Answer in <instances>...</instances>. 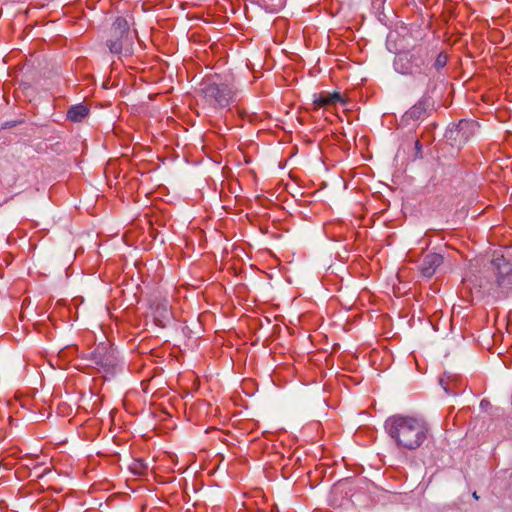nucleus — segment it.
<instances>
[{
	"label": "nucleus",
	"instance_id": "obj_5",
	"mask_svg": "<svg viewBox=\"0 0 512 512\" xmlns=\"http://www.w3.org/2000/svg\"><path fill=\"white\" fill-rule=\"evenodd\" d=\"M350 491V482L347 480L337 482L329 493V505L335 509L349 505L348 495Z\"/></svg>",
	"mask_w": 512,
	"mask_h": 512
},
{
	"label": "nucleus",
	"instance_id": "obj_13",
	"mask_svg": "<svg viewBox=\"0 0 512 512\" xmlns=\"http://www.w3.org/2000/svg\"><path fill=\"white\" fill-rule=\"evenodd\" d=\"M326 443L322 444V461L328 457H334L335 446L332 441L325 440Z\"/></svg>",
	"mask_w": 512,
	"mask_h": 512
},
{
	"label": "nucleus",
	"instance_id": "obj_22",
	"mask_svg": "<svg viewBox=\"0 0 512 512\" xmlns=\"http://www.w3.org/2000/svg\"><path fill=\"white\" fill-rule=\"evenodd\" d=\"M327 428H328V429H331V428H332L329 422H327Z\"/></svg>",
	"mask_w": 512,
	"mask_h": 512
},
{
	"label": "nucleus",
	"instance_id": "obj_11",
	"mask_svg": "<svg viewBox=\"0 0 512 512\" xmlns=\"http://www.w3.org/2000/svg\"><path fill=\"white\" fill-rule=\"evenodd\" d=\"M322 108L328 106H336L337 104L344 105L345 101L339 92L323 93L322 92Z\"/></svg>",
	"mask_w": 512,
	"mask_h": 512
},
{
	"label": "nucleus",
	"instance_id": "obj_12",
	"mask_svg": "<svg viewBox=\"0 0 512 512\" xmlns=\"http://www.w3.org/2000/svg\"><path fill=\"white\" fill-rule=\"evenodd\" d=\"M332 130H329L324 136H322V164L326 165V160H329L330 155H334L336 152H339L336 148L332 146L329 140H325L328 137V134H332Z\"/></svg>",
	"mask_w": 512,
	"mask_h": 512
},
{
	"label": "nucleus",
	"instance_id": "obj_1",
	"mask_svg": "<svg viewBox=\"0 0 512 512\" xmlns=\"http://www.w3.org/2000/svg\"><path fill=\"white\" fill-rule=\"evenodd\" d=\"M385 431L396 445L407 450H416L430 435L428 423L421 417L396 414L386 419Z\"/></svg>",
	"mask_w": 512,
	"mask_h": 512
},
{
	"label": "nucleus",
	"instance_id": "obj_16",
	"mask_svg": "<svg viewBox=\"0 0 512 512\" xmlns=\"http://www.w3.org/2000/svg\"><path fill=\"white\" fill-rule=\"evenodd\" d=\"M400 72L403 73V74L413 73L412 70H408V69L407 70H400Z\"/></svg>",
	"mask_w": 512,
	"mask_h": 512
},
{
	"label": "nucleus",
	"instance_id": "obj_8",
	"mask_svg": "<svg viewBox=\"0 0 512 512\" xmlns=\"http://www.w3.org/2000/svg\"><path fill=\"white\" fill-rule=\"evenodd\" d=\"M429 103L426 98H421L414 104L402 117V121L409 124V121H418L424 119L427 113Z\"/></svg>",
	"mask_w": 512,
	"mask_h": 512
},
{
	"label": "nucleus",
	"instance_id": "obj_10",
	"mask_svg": "<svg viewBox=\"0 0 512 512\" xmlns=\"http://www.w3.org/2000/svg\"><path fill=\"white\" fill-rule=\"evenodd\" d=\"M89 113V109L82 105H74L72 106L67 113L68 119H70L73 122H81Z\"/></svg>",
	"mask_w": 512,
	"mask_h": 512
},
{
	"label": "nucleus",
	"instance_id": "obj_17",
	"mask_svg": "<svg viewBox=\"0 0 512 512\" xmlns=\"http://www.w3.org/2000/svg\"><path fill=\"white\" fill-rule=\"evenodd\" d=\"M314 104H315L316 106H320V98H319V99H315V100H314Z\"/></svg>",
	"mask_w": 512,
	"mask_h": 512
},
{
	"label": "nucleus",
	"instance_id": "obj_9",
	"mask_svg": "<svg viewBox=\"0 0 512 512\" xmlns=\"http://www.w3.org/2000/svg\"><path fill=\"white\" fill-rule=\"evenodd\" d=\"M443 263V256L437 253H431L425 256L422 264V274L431 277L437 267Z\"/></svg>",
	"mask_w": 512,
	"mask_h": 512
},
{
	"label": "nucleus",
	"instance_id": "obj_26",
	"mask_svg": "<svg viewBox=\"0 0 512 512\" xmlns=\"http://www.w3.org/2000/svg\"><path fill=\"white\" fill-rule=\"evenodd\" d=\"M321 433H322V435L324 434V429H323V428H322V430H321Z\"/></svg>",
	"mask_w": 512,
	"mask_h": 512
},
{
	"label": "nucleus",
	"instance_id": "obj_3",
	"mask_svg": "<svg viewBox=\"0 0 512 512\" xmlns=\"http://www.w3.org/2000/svg\"><path fill=\"white\" fill-rule=\"evenodd\" d=\"M134 39V33L130 31L128 21L123 17H117L112 24L110 37L107 40L109 50L114 54H120L124 50L129 52Z\"/></svg>",
	"mask_w": 512,
	"mask_h": 512
},
{
	"label": "nucleus",
	"instance_id": "obj_15",
	"mask_svg": "<svg viewBox=\"0 0 512 512\" xmlns=\"http://www.w3.org/2000/svg\"><path fill=\"white\" fill-rule=\"evenodd\" d=\"M329 391L327 390V388L325 387L323 389V395H322V401L325 402V404L329 407H335L336 404H337V400L336 399H333L331 396L329 397H326L325 394L328 393Z\"/></svg>",
	"mask_w": 512,
	"mask_h": 512
},
{
	"label": "nucleus",
	"instance_id": "obj_14",
	"mask_svg": "<svg viewBox=\"0 0 512 512\" xmlns=\"http://www.w3.org/2000/svg\"><path fill=\"white\" fill-rule=\"evenodd\" d=\"M447 63V56L443 53H440L434 63L436 69L443 68Z\"/></svg>",
	"mask_w": 512,
	"mask_h": 512
},
{
	"label": "nucleus",
	"instance_id": "obj_19",
	"mask_svg": "<svg viewBox=\"0 0 512 512\" xmlns=\"http://www.w3.org/2000/svg\"><path fill=\"white\" fill-rule=\"evenodd\" d=\"M473 497H474L476 500H478V499H479V496L477 495V493H476V492H474V493H473Z\"/></svg>",
	"mask_w": 512,
	"mask_h": 512
},
{
	"label": "nucleus",
	"instance_id": "obj_25",
	"mask_svg": "<svg viewBox=\"0 0 512 512\" xmlns=\"http://www.w3.org/2000/svg\"><path fill=\"white\" fill-rule=\"evenodd\" d=\"M322 465L329 466V465H330V463H323V462H322Z\"/></svg>",
	"mask_w": 512,
	"mask_h": 512
},
{
	"label": "nucleus",
	"instance_id": "obj_18",
	"mask_svg": "<svg viewBox=\"0 0 512 512\" xmlns=\"http://www.w3.org/2000/svg\"><path fill=\"white\" fill-rule=\"evenodd\" d=\"M440 383H441V385L444 387L445 391L447 392V391H448V389H447V387H445V386H444V381H443V379H441V380H440Z\"/></svg>",
	"mask_w": 512,
	"mask_h": 512
},
{
	"label": "nucleus",
	"instance_id": "obj_24",
	"mask_svg": "<svg viewBox=\"0 0 512 512\" xmlns=\"http://www.w3.org/2000/svg\"><path fill=\"white\" fill-rule=\"evenodd\" d=\"M321 131H322V132H324V131H325V128H324V125H323V124H322Z\"/></svg>",
	"mask_w": 512,
	"mask_h": 512
},
{
	"label": "nucleus",
	"instance_id": "obj_4",
	"mask_svg": "<svg viewBox=\"0 0 512 512\" xmlns=\"http://www.w3.org/2000/svg\"><path fill=\"white\" fill-rule=\"evenodd\" d=\"M492 270L496 275V284L501 289H509L512 286V265L503 256L493 258Z\"/></svg>",
	"mask_w": 512,
	"mask_h": 512
},
{
	"label": "nucleus",
	"instance_id": "obj_7",
	"mask_svg": "<svg viewBox=\"0 0 512 512\" xmlns=\"http://www.w3.org/2000/svg\"><path fill=\"white\" fill-rule=\"evenodd\" d=\"M477 123L472 120L462 119L456 125L455 129L451 131L454 140L459 142L468 141L475 133Z\"/></svg>",
	"mask_w": 512,
	"mask_h": 512
},
{
	"label": "nucleus",
	"instance_id": "obj_20",
	"mask_svg": "<svg viewBox=\"0 0 512 512\" xmlns=\"http://www.w3.org/2000/svg\"><path fill=\"white\" fill-rule=\"evenodd\" d=\"M325 183L322 181V186H321V189L323 190L325 188Z\"/></svg>",
	"mask_w": 512,
	"mask_h": 512
},
{
	"label": "nucleus",
	"instance_id": "obj_6",
	"mask_svg": "<svg viewBox=\"0 0 512 512\" xmlns=\"http://www.w3.org/2000/svg\"><path fill=\"white\" fill-rule=\"evenodd\" d=\"M92 359L95 364L103 367L106 370L113 368L116 364L114 351L109 349L105 344H100L92 352Z\"/></svg>",
	"mask_w": 512,
	"mask_h": 512
},
{
	"label": "nucleus",
	"instance_id": "obj_23",
	"mask_svg": "<svg viewBox=\"0 0 512 512\" xmlns=\"http://www.w3.org/2000/svg\"><path fill=\"white\" fill-rule=\"evenodd\" d=\"M324 121H329V122H331V120H329L327 116H325Z\"/></svg>",
	"mask_w": 512,
	"mask_h": 512
},
{
	"label": "nucleus",
	"instance_id": "obj_21",
	"mask_svg": "<svg viewBox=\"0 0 512 512\" xmlns=\"http://www.w3.org/2000/svg\"><path fill=\"white\" fill-rule=\"evenodd\" d=\"M325 362H326V365L328 366V365H329V359H328V358H326V359H325Z\"/></svg>",
	"mask_w": 512,
	"mask_h": 512
},
{
	"label": "nucleus",
	"instance_id": "obj_2",
	"mask_svg": "<svg viewBox=\"0 0 512 512\" xmlns=\"http://www.w3.org/2000/svg\"><path fill=\"white\" fill-rule=\"evenodd\" d=\"M201 85V94L204 101L213 108L227 107L236 96L237 89L230 82L209 78L205 79Z\"/></svg>",
	"mask_w": 512,
	"mask_h": 512
}]
</instances>
